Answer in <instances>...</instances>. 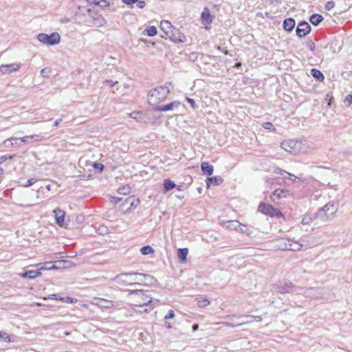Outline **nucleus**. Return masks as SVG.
I'll list each match as a JSON object with an SVG mask.
<instances>
[{
    "mask_svg": "<svg viewBox=\"0 0 352 352\" xmlns=\"http://www.w3.org/2000/svg\"><path fill=\"white\" fill-rule=\"evenodd\" d=\"M140 277H144L145 280L153 278L152 276L138 272L122 273L115 276L114 280L121 285H132L139 281H143Z\"/></svg>",
    "mask_w": 352,
    "mask_h": 352,
    "instance_id": "1",
    "label": "nucleus"
},
{
    "mask_svg": "<svg viewBox=\"0 0 352 352\" xmlns=\"http://www.w3.org/2000/svg\"><path fill=\"white\" fill-rule=\"evenodd\" d=\"M170 93L168 86H161L150 91L148 94L149 104L155 105L164 101Z\"/></svg>",
    "mask_w": 352,
    "mask_h": 352,
    "instance_id": "2",
    "label": "nucleus"
},
{
    "mask_svg": "<svg viewBox=\"0 0 352 352\" xmlns=\"http://www.w3.org/2000/svg\"><path fill=\"white\" fill-rule=\"evenodd\" d=\"M337 210V206L329 202L318 211L316 218L322 222L331 221L334 218Z\"/></svg>",
    "mask_w": 352,
    "mask_h": 352,
    "instance_id": "3",
    "label": "nucleus"
},
{
    "mask_svg": "<svg viewBox=\"0 0 352 352\" xmlns=\"http://www.w3.org/2000/svg\"><path fill=\"white\" fill-rule=\"evenodd\" d=\"M128 298L135 306H144L153 302V298L143 290H133L128 294Z\"/></svg>",
    "mask_w": 352,
    "mask_h": 352,
    "instance_id": "4",
    "label": "nucleus"
},
{
    "mask_svg": "<svg viewBox=\"0 0 352 352\" xmlns=\"http://www.w3.org/2000/svg\"><path fill=\"white\" fill-rule=\"evenodd\" d=\"M39 42L47 45H55L60 42V36L57 32H53L50 34L40 33L37 36Z\"/></svg>",
    "mask_w": 352,
    "mask_h": 352,
    "instance_id": "5",
    "label": "nucleus"
},
{
    "mask_svg": "<svg viewBox=\"0 0 352 352\" xmlns=\"http://www.w3.org/2000/svg\"><path fill=\"white\" fill-rule=\"evenodd\" d=\"M280 147L291 154L296 155L301 151L302 142L294 140H285Z\"/></svg>",
    "mask_w": 352,
    "mask_h": 352,
    "instance_id": "6",
    "label": "nucleus"
},
{
    "mask_svg": "<svg viewBox=\"0 0 352 352\" xmlns=\"http://www.w3.org/2000/svg\"><path fill=\"white\" fill-rule=\"evenodd\" d=\"M274 289L281 294H287L289 292L298 293V287L294 286L290 281L286 280L278 282V283L275 285Z\"/></svg>",
    "mask_w": 352,
    "mask_h": 352,
    "instance_id": "7",
    "label": "nucleus"
},
{
    "mask_svg": "<svg viewBox=\"0 0 352 352\" xmlns=\"http://www.w3.org/2000/svg\"><path fill=\"white\" fill-rule=\"evenodd\" d=\"M258 210L262 213L269 215L270 217H281L282 213L280 211L274 208L272 205L265 204L264 203H261L258 206Z\"/></svg>",
    "mask_w": 352,
    "mask_h": 352,
    "instance_id": "8",
    "label": "nucleus"
},
{
    "mask_svg": "<svg viewBox=\"0 0 352 352\" xmlns=\"http://www.w3.org/2000/svg\"><path fill=\"white\" fill-rule=\"evenodd\" d=\"M87 12L91 19V22L94 26L102 27L105 25L106 21L103 16L96 12H91L90 9L87 10Z\"/></svg>",
    "mask_w": 352,
    "mask_h": 352,
    "instance_id": "9",
    "label": "nucleus"
},
{
    "mask_svg": "<svg viewBox=\"0 0 352 352\" xmlns=\"http://www.w3.org/2000/svg\"><path fill=\"white\" fill-rule=\"evenodd\" d=\"M311 31L309 24L306 21H301L298 23L296 28V34L299 38L305 37Z\"/></svg>",
    "mask_w": 352,
    "mask_h": 352,
    "instance_id": "10",
    "label": "nucleus"
},
{
    "mask_svg": "<svg viewBox=\"0 0 352 352\" xmlns=\"http://www.w3.org/2000/svg\"><path fill=\"white\" fill-rule=\"evenodd\" d=\"M38 138H39V135H32L30 136H25L21 138H10L4 142V144L7 146L8 143L10 142L11 144H17L18 142H24V143H29V140H35L36 141L38 140Z\"/></svg>",
    "mask_w": 352,
    "mask_h": 352,
    "instance_id": "11",
    "label": "nucleus"
},
{
    "mask_svg": "<svg viewBox=\"0 0 352 352\" xmlns=\"http://www.w3.org/2000/svg\"><path fill=\"white\" fill-rule=\"evenodd\" d=\"M168 38L175 43H184L186 41V36L184 34L181 33L179 30L174 28L167 36Z\"/></svg>",
    "mask_w": 352,
    "mask_h": 352,
    "instance_id": "12",
    "label": "nucleus"
},
{
    "mask_svg": "<svg viewBox=\"0 0 352 352\" xmlns=\"http://www.w3.org/2000/svg\"><path fill=\"white\" fill-rule=\"evenodd\" d=\"M21 67L20 63H12L10 65H1L0 66V72L2 74H10L14 72L18 71Z\"/></svg>",
    "mask_w": 352,
    "mask_h": 352,
    "instance_id": "13",
    "label": "nucleus"
},
{
    "mask_svg": "<svg viewBox=\"0 0 352 352\" xmlns=\"http://www.w3.org/2000/svg\"><path fill=\"white\" fill-rule=\"evenodd\" d=\"M56 223L60 227L65 226V212L60 208H56L53 210Z\"/></svg>",
    "mask_w": 352,
    "mask_h": 352,
    "instance_id": "14",
    "label": "nucleus"
},
{
    "mask_svg": "<svg viewBox=\"0 0 352 352\" xmlns=\"http://www.w3.org/2000/svg\"><path fill=\"white\" fill-rule=\"evenodd\" d=\"M201 17L203 23L206 25V28L208 29V28L207 25H210L212 23L214 19V16L210 14V10L208 8H204L201 13Z\"/></svg>",
    "mask_w": 352,
    "mask_h": 352,
    "instance_id": "15",
    "label": "nucleus"
},
{
    "mask_svg": "<svg viewBox=\"0 0 352 352\" xmlns=\"http://www.w3.org/2000/svg\"><path fill=\"white\" fill-rule=\"evenodd\" d=\"M180 105V102L178 101H174L170 104L159 106L156 108V110L158 111H172L175 108H177Z\"/></svg>",
    "mask_w": 352,
    "mask_h": 352,
    "instance_id": "16",
    "label": "nucleus"
},
{
    "mask_svg": "<svg viewBox=\"0 0 352 352\" xmlns=\"http://www.w3.org/2000/svg\"><path fill=\"white\" fill-rule=\"evenodd\" d=\"M160 29L164 32L165 35L167 36L168 35H169L170 32L174 30V28L169 21L164 20L161 21Z\"/></svg>",
    "mask_w": 352,
    "mask_h": 352,
    "instance_id": "17",
    "label": "nucleus"
},
{
    "mask_svg": "<svg viewBox=\"0 0 352 352\" xmlns=\"http://www.w3.org/2000/svg\"><path fill=\"white\" fill-rule=\"evenodd\" d=\"M223 226L227 228L237 231L239 228L241 227V223L237 220H230L224 222Z\"/></svg>",
    "mask_w": 352,
    "mask_h": 352,
    "instance_id": "18",
    "label": "nucleus"
},
{
    "mask_svg": "<svg viewBox=\"0 0 352 352\" xmlns=\"http://www.w3.org/2000/svg\"><path fill=\"white\" fill-rule=\"evenodd\" d=\"M289 243V239H280L276 241L275 248L280 250H287Z\"/></svg>",
    "mask_w": 352,
    "mask_h": 352,
    "instance_id": "19",
    "label": "nucleus"
},
{
    "mask_svg": "<svg viewBox=\"0 0 352 352\" xmlns=\"http://www.w3.org/2000/svg\"><path fill=\"white\" fill-rule=\"evenodd\" d=\"M289 246H288V250H291V251H294V252H296V251H299L302 248H304L305 245L301 243H299L298 241H294L292 239H289Z\"/></svg>",
    "mask_w": 352,
    "mask_h": 352,
    "instance_id": "20",
    "label": "nucleus"
},
{
    "mask_svg": "<svg viewBox=\"0 0 352 352\" xmlns=\"http://www.w3.org/2000/svg\"><path fill=\"white\" fill-rule=\"evenodd\" d=\"M296 22L294 19H286L283 22V28L288 32H292L295 27Z\"/></svg>",
    "mask_w": 352,
    "mask_h": 352,
    "instance_id": "21",
    "label": "nucleus"
},
{
    "mask_svg": "<svg viewBox=\"0 0 352 352\" xmlns=\"http://www.w3.org/2000/svg\"><path fill=\"white\" fill-rule=\"evenodd\" d=\"M41 275V272L38 270H30L27 271L21 274V276L23 278H34L36 277L40 276Z\"/></svg>",
    "mask_w": 352,
    "mask_h": 352,
    "instance_id": "22",
    "label": "nucleus"
},
{
    "mask_svg": "<svg viewBox=\"0 0 352 352\" xmlns=\"http://www.w3.org/2000/svg\"><path fill=\"white\" fill-rule=\"evenodd\" d=\"M201 168L204 174L211 175L213 173V166L209 164L208 162H203L201 165Z\"/></svg>",
    "mask_w": 352,
    "mask_h": 352,
    "instance_id": "23",
    "label": "nucleus"
},
{
    "mask_svg": "<svg viewBox=\"0 0 352 352\" xmlns=\"http://www.w3.org/2000/svg\"><path fill=\"white\" fill-rule=\"evenodd\" d=\"M323 16L318 14H314L309 18L310 22L314 25H318L320 23H321L323 21Z\"/></svg>",
    "mask_w": 352,
    "mask_h": 352,
    "instance_id": "24",
    "label": "nucleus"
},
{
    "mask_svg": "<svg viewBox=\"0 0 352 352\" xmlns=\"http://www.w3.org/2000/svg\"><path fill=\"white\" fill-rule=\"evenodd\" d=\"M234 315L233 316H226L227 318H230V321L231 322H223V324H224L225 325L228 326V327H237V326H241V325H243L244 324H246V323H248L249 321H242L239 323H234L233 322V318H234L235 317H233Z\"/></svg>",
    "mask_w": 352,
    "mask_h": 352,
    "instance_id": "25",
    "label": "nucleus"
},
{
    "mask_svg": "<svg viewBox=\"0 0 352 352\" xmlns=\"http://www.w3.org/2000/svg\"><path fill=\"white\" fill-rule=\"evenodd\" d=\"M311 74L312 75V76L317 79L318 80L322 82L324 80V76L323 75V74L318 69H311Z\"/></svg>",
    "mask_w": 352,
    "mask_h": 352,
    "instance_id": "26",
    "label": "nucleus"
},
{
    "mask_svg": "<svg viewBox=\"0 0 352 352\" xmlns=\"http://www.w3.org/2000/svg\"><path fill=\"white\" fill-rule=\"evenodd\" d=\"M188 253V250L187 248H179L178 250L177 256L182 262H185L186 261Z\"/></svg>",
    "mask_w": 352,
    "mask_h": 352,
    "instance_id": "27",
    "label": "nucleus"
},
{
    "mask_svg": "<svg viewBox=\"0 0 352 352\" xmlns=\"http://www.w3.org/2000/svg\"><path fill=\"white\" fill-rule=\"evenodd\" d=\"M164 187L165 191H168L176 187V184L170 179H166L164 180Z\"/></svg>",
    "mask_w": 352,
    "mask_h": 352,
    "instance_id": "28",
    "label": "nucleus"
},
{
    "mask_svg": "<svg viewBox=\"0 0 352 352\" xmlns=\"http://www.w3.org/2000/svg\"><path fill=\"white\" fill-rule=\"evenodd\" d=\"M56 263L61 265L62 268H69L76 265L73 262L67 260L58 261H56Z\"/></svg>",
    "mask_w": 352,
    "mask_h": 352,
    "instance_id": "29",
    "label": "nucleus"
},
{
    "mask_svg": "<svg viewBox=\"0 0 352 352\" xmlns=\"http://www.w3.org/2000/svg\"><path fill=\"white\" fill-rule=\"evenodd\" d=\"M223 179L219 177H208V186L211 184H214V185H219L220 184L221 182H222Z\"/></svg>",
    "mask_w": 352,
    "mask_h": 352,
    "instance_id": "30",
    "label": "nucleus"
},
{
    "mask_svg": "<svg viewBox=\"0 0 352 352\" xmlns=\"http://www.w3.org/2000/svg\"><path fill=\"white\" fill-rule=\"evenodd\" d=\"M154 250L149 245L144 246L140 249L142 255H148L154 253Z\"/></svg>",
    "mask_w": 352,
    "mask_h": 352,
    "instance_id": "31",
    "label": "nucleus"
},
{
    "mask_svg": "<svg viewBox=\"0 0 352 352\" xmlns=\"http://www.w3.org/2000/svg\"><path fill=\"white\" fill-rule=\"evenodd\" d=\"M210 303V302L208 298L197 299V306L199 307H205L209 305Z\"/></svg>",
    "mask_w": 352,
    "mask_h": 352,
    "instance_id": "32",
    "label": "nucleus"
},
{
    "mask_svg": "<svg viewBox=\"0 0 352 352\" xmlns=\"http://www.w3.org/2000/svg\"><path fill=\"white\" fill-rule=\"evenodd\" d=\"M145 32H146V34L149 36H153L157 34V31L155 26H151L146 30H145Z\"/></svg>",
    "mask_w": 352,
    "mask_h": 352,
    "instance_id": "33",
    "label": "nucleus"
},
{
    "mask_svg": "<svg viewBox=\"0 0 352 352\" xmlns=\"http://www.w3.org/2000/svg\"><path fill=\"white\" fill-rule=\"evenodd\" d=\"M237 231L240 232L243 234H245L248 236L252 234V231L250 229L248 228L245 226L242 225V224H241V227L239 228V230H237Z\"/></svg>",
    "mask_w": 352,
    "mask_h": 352,
    "instance_id": "34",
    "label": "nucleus"
},
{
    "mask_svg": "<svg viewBox=\"0 0 352 352\" xmlns=\"http://www.w3.org/2000/svg\"><path fill=\"white\" fill-rule=\"evenodd\" d=\"M233 317H237V318H254L256 321L261 322L262 320V318L259 316H252V315H240V316H234Z\"/></svg>",
    "mask_w": 352,
    "mask_h": 352,
    "instance_id": "35",
    "label": "nucleus"
},
{
    "mask_svg": "<svg viewBox=\"0 0 352 352\" xmlns=\"http://www.w3.org/2000/svg\"><path fill=\"white\" fill-rule=\"evenodd\" d=\"M312 221V217L310 214H305L302 219V223L303 225H309Z\"/></svg>",
    "mask_w": 352,
    "mask_h": 352,
    "instance_id": "36",
    "label": "nucleus"
},
{
    "mask_svg": "<svg viewBox=\"0 0 352 352\" xmlns=\"http://www.w3.org/2000/svg\"><path fill=\"white\" fill-rule=\"evenodd\" d=\"M94 4L101 7H107L109 6V3L106 0H95Z\"/></svg>",
    "mask_w": 352,
    "mask_h": 352,
    "instance_id": "37",
    "label": "nucleus"
},
{
    "mask_svg": "<svg viewBox=\"0 0 352 352\" xmlns=\"http://www.w3.org/2000/svg\"><path fill=\"white\" fill-rule=\"evenodd\" d=\"M60 301L65 302L67 303H75L77 302V299L71 297H66L63 298H60Z\"/></svg>",
    "mask_w": 352,
    "mask_h": 352,
    "instance_id": "38",
    "label": "nucleus"
},
{
    "mask_svg": "<svg viewBox=\"0 0 352 352\" xmlns=\"http://www.w3.org/2000/svg\"><path fill=\"white\" fill-rule=\"evenodd\" d=\"M262 126L264 129H267V130H272V131L275 130V128L274 127L272 123L270 122H264Z\"/></svg>",
    "mask_w": 352,
    "mask_h": 352,
    "instance_id": "39",
    "label": "nucleus"
},
{
    "mask_svg": "<svg viewBox=\"0 0 352 352\" xmlns=\"http://www.w3.org/2000/svg\"><path fill=\"white\" fill-rule=\"evenodd\" d=\"M0 338L3 339L5 341H6L8 342H11L10 336L5 332L0 331Z\"/></svg>",
    "mask_w": 352,
    "mask_h": 352,
    "instance_id": "40",
    "label": "nucleus"
},
{
    "mask_svg": "<svg viewBox=\"0 0 352 352\" xmlns=\"http://www.w3.org/2000/svg\"><path fill=\"white\" fill-rule=\"evenodd\" d=\"M335 3L333 1H330L326 3L324 8L327 10H331L335 7Z\"/></svg>",
    "mask_w": 352,
    "mask_h": 352,
    "instance_id": "41",
    "label": "nucleus"
},
{
    "mask_svg": "<svg viewBox=\"0 0 352 352\" xmlns=\"http://www.w3.org/2000/svg\"><path fill=\"white\" fill-rule=\"evenodd\" d=\"M307 46L311 52L314 51L315 44L311 40H309L307 41Z\"/></svg>",
    "mask_w": 352,
    "mask_h": 352,
    "instance_id": "42",
    "label": "nucleus"
},
{
    "mask_svg": "<svg viewBox=\"0 0 352 352\" xmlns=\"http://www.w3.org/2000/svg\"><path fill=\"white\" fill-rule=\"evenodd\" d=\"M186 100L188 102V103L190 104L191 107L193 109H195L197 108V106L196 105L195 102L193 99L187 97Z\"/></svg>",
    "mask_w": 352,
    "mask_h": 352,
    "instance_id": "43",
    "label": "nucleus"
},
{
    "mask_svg": "<svg viewBox=\"0 0 352 352\" xmlns=\"http://www.w3.org/2000/svg\"><path fill=\"white\" fill-rule=\"evenodd\" d=\"M175 317V312L173 310H170L168 313L165 316L164 319H171Z\"/></svg>",
    "mask_w": 352,
    "mask_h": 352,
    "instance_id": "44",
    "label": "nucleus"
},
{
    "mask_svg": "<svg viewBox=\"0 0 352 352\" xmlns=\"http://www.w3.org/2000/svg\"><path fill=\"white\" fill-rule=\"evenodd\" d=\"M287 174L289 176V178L291 179L292 181H298V182L301 181V179L298 177H297L292 173H287Z\"/></svg>",
    "mask_w": 352,
    "mask_h": 352,
    "instance_id": "45",
    "label": "nucleus"
},
{
    "mask_svg": "<svg viewBox=\"0 0 352 352\" xmlns=\"http://www.w3.org/2000/svg\"><path fill=\"white\" fill-rule=\"evenodd\" d=\"M36 182V179L34 178H30L28 180L27 184L25 185V187L30 186L33 185Z\"/></svg>",
    "mask_w": 352,
    "mask_h": 352,
    "instance_id": "46",
    "label": "nucleus"
},
{
    "mask_svg": "<svg viewBox=\"0 0 352 352\" xmlns=\"http://www.w3.org/2000/svg\"><path fill=\"white\" fill-rule=\"evenodd\" d=\"M344 102H347L349 105H350L352 102V96L348 95L346 96L344 99Z\"/></svg>",
    "mask_w": 352,
    "mask_h": 352,
    "instance_id": "47",
    "label": "nucleus"
},
{
    "mask_svg": "<svg viewBox=\"0 0 352 352\" xmlns=\"http://www.w3.org/2000/svg\"><path fill=\"white\" fill-rule=\"evenodd\" d=\"M283 190L278 188L274 190V195L277 196L278 197H280L281 193H283Z\"/></svg>",
    "mask_w": 352,
    "mask_h": 352,
    "instance_id": "48",
    "label": "nucleus"
},
{
    "mask_svg": "<svg viewBox=\"0 0 352 352\" xmlns=\"http://www.w3.org/2000/svg\"><path fill=\"white\" fill-rule=\"evenodd\" d=\"M137 6H138V7L139 8L142 9V8H144L145 7V6H146V2H145V1H140V0H139V1H138V5H137Z\"/></svg>",
    "mask_w": 352,
    "mask_h": 352,
    "instance_id": "49",
    "label": "nucleus"
},
{
    "mask_svg": "<svg viewBox=\"0 0 352 352\" xmlns=\"http://www.w3.org/2000/svg\"><path fill=\"white\" fill-rule=\"evenodd\" d=\"M123 2L127 5H131L137 3L139 0H122Z\"/></svg>",
    "mask_w": 352,
    "mask_h": 352,
    "instance_id": "50",
    "label": "nucleus"
},
{
    "mask_svg": "<svg viewBox=\"0 0 352 352\" xmlns=\"http://www.w3.org/2000/svg\"><path fill=\"white\" fill-rule=\"evenodd\" d=\"M94 167L96 168H98V169H100V170H102L104 168V166L103 164H100V163H95L94 165Z\"/></svg>",
    "mask_w": 352,
    "mask_h": 352,
    "instance_id": "51",
    "label": "nucleus"
},
{
    "mask_svg": "<svg viewBox=\"0 0 352 352\" xmlns=\"http://www.w3.org/2000/svg\"><path fill=\"white\" fill-rule=\"evenodd\" d=\"M98 300L102 302H104L105 303H107V305H105L104 307H110V305H112V302H109V301H107L104 299H98Z\"/></svg>",
    "mask_w": 352,
    "mask_h": 352,
    "instance_id": "52",
    "label": "nucleus"
},
{
    "mask_svg": "<svg viewBox=\"0 0 352 352\" xmlns=\"http://www.w3.org/2000/svg\"><path fill=\"white\" fill-rule=\"evenodd\" d=\"M139 114L138 112H133L129 114V116L133 118V119H135V120H138V117L137 116Z\"/></svg>",
    "mask_w": 352,
    "mask_h": 352,
    "instance_id": "53",
    "label": "nucleus"
},
{
    "mask_svg": "<svg viewBox=\"0 0 352 352\" xmlns=\"http://www.w3.org/2000/svg\"><path fill=\"white\" fill-rule=\"evenodd\" d=\"M47 72H48V71H47V68H43L41 71V74L43 76H47Z\"/></svg>",
    "mask_w": 352,
    "mask_h": 352,
    "instance_id": "54",
    "label": "nucleus"
},
{
    "mask_svg": "<svg viewBox=\"0 0 352 352\" xmlns=\"http://www.w3.org/2000/svg\"><path fill=\"white\" fill-rule=\"evenodd\" d=\"M61 122H62L61 118H58V119L56 120L54 122V126H57Z\"/></svg>",
    "mask_w": 352,
    "mask_h": 352,
    "instance_id": "55",
    "label": "nucleus"
},
{
    "mask_svg": "<svg viewBox=\"0 0 352 352\" xmlns=\"http://www.w3.org/2000/svg\"><path fill=\"white\" fill-rule=\"evenodd\" d=\"M125 190H128V188H126L125 187H124V188H120V189H119V192H120V193H123V194H124V195H126V194L129 192V191H128V192H125V191H124Z\"/></svg>",
    "mask_w": 352,
    "mask_h": 352,
    "instance_id": "56",
    "label": "nucleus"
},
{
    "mask_svg": "<svg viewBox=\"0 0 352 352\" xmlns=\"http://www.w3.org/2000/svg\"><path fill=\"white\" fill-rule=\"evenodd\" d=\"M49 298V299H57V295H56V294H51V295H50V296H48V298Z\"/></svg>",
    "mask_w": 352,
    "mask_h": 352,
    "instance_id": "57",
    "label": "nucleus"
},
{
    "mask_svg": "<svg viewBox=\"0 0 352 352\" xmlns=\"http://www.w3.org/2000/svg\"><path fill=\"white\" fill-rule=\"evenodd\" d=\"M59 268H62V266L61 265H58L57 264V265H53L52 267H50V269H59Z\"/></svg>",
    "mask_w": 352,
    "mask_h": 352,
    "instance_id": "58",
    "label": "nucleus"
},
{
    "mask_svg": "<svg viewBox=\"0 0 352 352\" xmlns=\"http://www.w3.org/2000/svg\"><path fill=\"white\" fill-rule=\"evenodd\" d=\"M69 21V18H67V17H65L61 19V22L63 23H68Z\"/></svg>",
    "mask_w": 352,
    "mask_h": 352,
    "instance_id": "59",
    "label": "nucleus"
},
{
    "mask_svg": "<svg viewBox=\"0 0 352 352\" xmlns=\"http://www.w3.org/2000/svg\"><path fill=\"white\" fill-rule=\"evenodd\" d=\"M118 82H113L111 80H106L104 83H109L111 86L115 85Z\"/></svg>",
    "mask_w": 352,
    "mask_h": 352,
    "instance_id": "60",
    "label": "nucleus"
},
{
    "mask_svg": "<svg viewBox=\"0 0 352 352\" xmlns=\"http://www.w3.org/2000/svg\"><path fill=\"white\" fill-rule=\"evenodd\" d=\"M192 330L195 331L198 329L199 325L197 324H194L192 327Z\"/></svg>",
    "mask_w": 352,
    "mask_h": 352,
    "instance_id": "61",
    "label": "nucleus"
},
{
    "mask_svg": "<svg viewBox=\"0 0 352 352\" xmlns=\"http://www.w3.org/2000/svg\"><path fill=\"white\" fill-rule=\"evenodd\" d=\"M165 325L168 329H170L173 327L172 324L168 322H165Z\"/></svg>",
    "mask_w": 352,
    "mask_h": 352,
    "instance_id": "62",
    "label": "nucleus"
},
{
    "mask_svg": "<svg viewBox=\"0 0 352 352\" xmlns=\"http://www.w3.org/2000/svg\"><path fill=\"white\" fill-rule=\"evenodd\" d=\"M176 187H177V189L179 191L182 190V187H183V186H176Z\"/></svg>",
    "mask_w": 352,
    "mask_h": 352,
    "instance_id": "63",
    "label": "nucleus"
},
{
    "mask_svg": "<svg viewBox=\"0 0 352 352\" xmlns=\"http://www.w3.org/2000/svg\"><path fill=\"white\" fill-rule=\"evenodd\" d=\"M241 66V63H237L234 65L235 67H240Z\"/></svg>",
    "mask_w": 352,
    "mask_h": 352,
    "instance_id": "64",
    "label": "nucleus"
}]
</instances>
